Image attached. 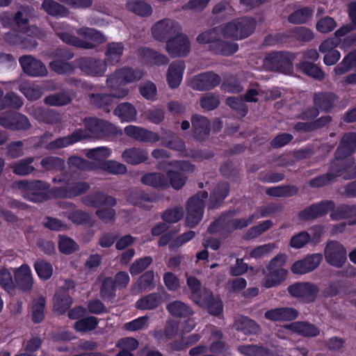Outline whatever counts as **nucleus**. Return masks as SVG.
<instances>
[{"label": "nucleus", "instance_id": "57", "mask_svg": "<svg viewBox=\"0 0 356 356\" xmlns=\"http://www.w3.org/2000/svg\"><path fill=\"white\" fill-rule=\"evenodd\" d=\"M49 67L58 74H67L72 73L76 68L74 60L72 63L68 61L54 59L49 63Z\"/></svg>", "mask_w": 356, "mask_h": 356}, {"label": "nucleus", "instance_id": "24", "mask_svg": "<svg viewBox=\"0 0 356 356\" xmlns=\"http://www.w3.org/2000/svg\"><path fill=\"white\" fill-rule=\"evenodd\" d=\"M191 124L194 138L197 140H205L211 131L209 120L203 115L194 114L191 116Z\"/></svg>", "mask_w": 356, "mask_h": 356}, {"label": "nucleus", "instance_id": "19", "mask_svg": "<svg viewBox=\"0 0 356 356\" xmlns=\"http://www.w3.org/2000/svg\"><path fill=\"white\" fill-rule=\"evenodd\" d=\"M86 128L100 136H113L118 134L117 127L111 122L97 118L85 119Z\"/></svg>", "mask_w": 356, "mask_h": 356}, {"label": "nucleus", "instance_id": "60", "mask_svg": "<svg viewBox=\"0 0 356 356\" xmlns=\"http://www.w3.org/2000/svg\"><path fill=\"white\" fill-rule=\"evenodd\" d=\"M165 175L168 179L169 187L172 186L177 191L181 189L186 184L187 177L182 172L169 170Z\"/></svg>", "mask_w": 356, "mask_h": 356}, {"label": "nucleus", "instance_id": "25", "mask_svg": "<svg viewBox=\"0 0 356 356\" xmlns=\"http://www.w3.org/2000/svg\"><path fill=\"white\" fill-rule=\"evenodd\" d=\"M355 29H356V24H346L344 26H342L335 31L334 38H328L321 42L318 47L319 51L326 53L330 51H337L335 48L340 44V38Z\"/></svg>", "mask_w": 356, "mask_h": 356}, {"label": "nucleus", "instance_id": "29", "mask_svg": "<svg viewBox=\"0 0 356 356\" xmlns=\"http://www.w3.org/2000/svg\"><path fill=\"white\" fill-rule=\"evenodd\" d=\"M339 101L338 96L332 92H318L314 95L313 102L318 110L329 113Z\"/></svg>", "mask_w": 356, "mask_h": 356}, {"label": "nucleus", "instance_id": "42", "mask_svg": "<svg viewBox=\"0 0 356 356\" xmlns=\"http://www.w3.org/2000/svg\"><path fill=\"white\" fill-rule=\"evenodd\" d=\"M232 214V212L231 211L222 213L210 224L207 232L211 234H214L219 232H232L231 220L228 219L229 216Z\"/></svg>", "mask_w": 356, "mask_h": 356}, {"label": "nucleus", "instance_id": "35", "mask_svg": "<svg viewBox=\"0 0 356 356\" xmlns=\"http://www.w3.org/2000/svg\"><path fill=\"white\" fill-rule=\"evenodd\" d=\"M124 161L131 165H138L145 163L148 155L146 150L140 147H130L125 149L122 154Z\"/></svg>", "mask_w": 356, "mask_h": 356}, {"label": "nucleus", "instance_id": "55", "mask_svg": "<svg viewBox=\"0 0 356 356\" xmlns=\"http://www.w3.org/2000/svg\"><path fill=\"white\" fill-rule=\"evenodd\" d=\"M72 99L66 92H59L47 95L44 102L47 105L52 106H62L71 103Z\"/></svg>", "mask_w": 356, "mask_h": 356}, {"label": "nucleus", "instance_id": "50", "mask_svg": "<svg viewBox=\"0 0 356 356\" xmlns=\"http://www.w3.org/2000/svg\"><path fill=\"white\" fill-rule=\"evenodd\" d=\"M288 271L286 269L267 271L264 286L266 288H273L278 286L285 280Z\"/></svg>", "mask_w": 356, "mask_h": 356}, {"label": "nucleus", "instance_id": "31", "mask_svg": "<svg viewBox=\"0 0 356 356\" xmlns=\"http://www.w3.org/2000/svg\"><path fill=\"white\" fill-rule=\"evenodd\" d=\"M140 182L145 186L158 190H164L169 187L166 175L159 172H151L144 174L140 177Z\"/></svg>", "mask_w": 356, "mask_h": 356}, {"label": "nucleus", "instance_id": "33", "mask_svg": "<svg viewBox=\"0 0 356 356\" xmlns=\"http://www.w3.org/2000/svg\"><path fill=\"white\" fill-rule=\"evenodd\" d=\"M356 151V133L348 132L343 134L335 150L339 157H349Z\"/></svg>", "mask_w": 356, "mask_h": 356}, {"label": "nucleus", "instance_id": "27", "mask_svg": "<svg viewBox=\"0 0 356 356\" xmlns=\"http://www.w3.org/2000/svg\"><path fill=\"white\" fill-rule=\"evenodd\" d=\"M157 195L152 193H147L144 191H134L130 193L128 200L134 206L150 210L152 203L157 201Z\"/></svg>", "mask_w": 356, "mask_h": 356}, {"label": "nucleus", "instance_id": "61", "mask_svg": "<svg viewBox=\"0 0 356 356\" xmlns=\"http://www.w3.org/2000/svg\"><path fill=\"white\" fill-rule=\"evenodd\" d=\"M40 165L46 170L62 171L65 168L64 160L58 156H46L41 160Z\"/></svg>", "mask_w": 356, "mask_h": 356}, {"label": "nucleus", "instance_id": "2", "mask_svg": "<svg viewBox=\"0 0 356 356\" xmlns=\"http://www.w3.org/2000/svg\"><path fill=\"white\" fill-rule=\"evenodd\" d=\"M143 75L141 70H134L129 67H123L116 70L106 79V84L112 90V93H92L90 95V102L95 107L109 112L115 98L122 99L129 94V89L124 86L127 83L141 79Z\"/></svg>", "mask_w": 356, "mask_h": 356}, {"label": "nucleus", "instance_id": "46", "mask_svg": "<svg viewBox=\"0 0 356 356\" xmlns=\"http://www.w3.org/2000/svg\"><path fill=\"white\" fill-rule=\"evenodd\" d=\"M42 8L47 14L56 17H67L70 13L67 7L54 0H44Z\"/></svg>", "mask_w": 356, "mask_h": 356}, {"label": "nucleus", "instance_id": "52", "mask_svg": "<svg viewBox=\"0 0 356 356\" xmlns=\"http://www.w3.org/2000/svg\"><path fill=\"white\" fill-rule=\"evenodd\" d=\"M234 9L227 1H220L216 4L212 9L214 19L225 21L229 19V16L234 14Z\"/></svg>", "mask_w": 356, "mask_h": 356}, {"label": "nucleus", "instance_id": "12", "mask_svg": "<svg viewBox=\"0 0 356 356\" xmlns=\"http://www.w3.org/2000/svg\"><path fill=\"white\" fill-rule=\"evenodd\" d=\"M76 68L85 75L102 76L106 71V63L104 61L92 57H80L74 60Z\"/></svg>", "mask_w": 356, "mask_h": 356}, {"label": "nucleus", "instance_id": "16", "mask_svg": "<svg viewBox=\"0 0 356 356\" xmlns=\"http://www.w3.org/2000/svg\"><path fill=\"white\" fill-rule=\"evenodd\" d=\"M322 260V254H309L302 259L295 261L291 267V270L296 275H305L316 269L321 264Z\"/></svg>", "mask_w": 356, "mask_h": 356}, {"label": "nucleus", "instance_id": "1", "mask_svg": "<svg viewBox=\"0 0 356 356\" xmlns=\"http://www.w3.org/2000/svg\"><path fill=\"white\" fill-rule=\"evenodd\" d=\"M257 24H224L201 33L197 37L200 44H207L209 50L215 55L229 56L238 50L236 42L226 41L225 38L241 40L254 33Z\"/></svg>", "mask_w": 356, "mask_h": 356}, {"label": "nucleus", "instance_id": "14", "mask_svg": "<svg viewBox=\"0 0 356 356\" xmlns=\"http://www.w3.org/2000/svg\"><path fill=\"white\" fill-rule=\"evenodd\" d=\"M166 50L172 58L186 56L191 50V42L188 36L184 33H175L168 40Z\"/></svg>", "mask_w": 356, "mask_h": 356}, {"label": "nucleus", "instance_id": "5", "mask_svg": "<svg viewBox=\"0 0 356 356\" xmlns=\"http://www.w3.org/2000/svg\"><path fill=\"white\" fill-rule=\"evenodd\" d=\"M18 186L23 197L34 203H42L54 197L50 184L42 180H22Z\"/></svg>", "mask_w": 356, "mask_h": 356}, {"label": "nucleus", "instance_id": "47", "mask_svg": "<svg viewBox=\"0 0 356 356\" xmlns=\"http://www.w3.org/2000/svg\"><path fill=\"white\" fill-rule=\"evenodd\" d=\"M297 67L302 72L317 81H323L325 79L324 71L312 62L303 60L300 62Z\"/></svg>", "mask_w": 356, "mask_h": 356}, {"label": "nucleus", "instance_id": "39", "mask_svg": "<svg viewBox=\"0 0 356 356\" xmlns=\"http://www.w3.org/2000/svg\"><path fill=\"white\" fill-rule=\"evenodd\" d=\"M230 186L228 182L218 183L210 194L209 208L214 209L222 202L229 192Z\"/></svg>", "mask_w": 356, "mask_h": 356}, {"label": "nucleus", "instance_id": "32", "mask_svg": "<svg viewBox=\"0 0 356 356\" xmlns=\"http://www.w3.org/2000/svg\"><path fill=\"white\" fill-rule=\"evenodd\" d=\"M185 67V63L182 60L174 61L170 65L166 77L170 88L175 89L179 86Z\"/></svg>", "mask_w": 356, "mask_h": 356}, {"label": "nucleus", "instance_id": "23", "mask_svg": "<svg viewBox=\"0 0 356 356\" xmlns=\"http://www.w3.org/2000/svg\"><path fill=\"white\" fill-rule=\"evenodd\" d=\"M19 63L24 72L29 76H44L47 74V70L42 62L31 55L21 56Z\"/></svg>", "mask_w": 356, "mask_h": 356}, {"label": "nucleus", "instance_id": "13", "mask_svg": "<svg viewBox=\"0 0 356 356\" xmlns=\"http://www.w3.org/2000/svg\"><path fill=\"white\" fill-rule=\"evenodd\" d=\"M324 255L326 262L336 268H341L347 260L346 248L337 241H331L327 243Z\"/></svg>", "mask_w": 356, "mask_h": 356}, {"label": "nucleus", "instance_id": "7", "mask_svg": "<svg viewBox=\"0 0 356 356\" xmlns=\"http://www.w3.org/2000/svg\"><path fill=\"white\" fill-rule=\"evenodd\" d=\"M124 133L129 136L142 143H154L161 140V144L165 146L168 141L172 140L177 135L170 130H162V135L145 128L134 125H128L124 128Z\"/></svg>", "mask_w": 356, "mask_h": 356}, {"label": "nucleus", "instance_id": "49", "mask_svg": "<svg viewBox=\"0 0 356 356\" xmlns=\"http://www.w3.org/2000/svg\"><path fill=\"white\" fill-rule=\"evenodd\" d=\"M34 161V157L29 156L20 159L10 165L14 174L19 176H26L35 171V168L31 165Z\"/></svg>", "mask_w": 356, "mask_h": 356}, {"label": "nucleus", "instance_id": "44", "mask_svg": "<svg viewBox=\"0 0 356 356\" xmlns=\"http://www.w3.org/2000/svg\"><path fill=\"white\" fill-rule=\"evenodd\" d=\"M114 114L117 115L122 122H134L136 120L137 111L131 103L124 102L118 105L114 110Z\"/></svg>", "mask_w": 356, "mask_h": 356}, {"label": "nucleus", "instance_id": "40", "mask_svg": "<svg viewBox=\"0 0 356 356\" xmlns=\"http://www.w3.org/2000/svg\"><path fill=\"white\" fill-rule=\"evenodd\" d=\"M330 218L334 220L355 218L356 223V204H341L331 209Z\"/></svg>", "mask_w": 356, "mask_h": 356}, {"label": "nucleus", "instance_id": "54", "mask_svg": "<svg viewBox=\"0 0 356 356\" xmlns=\"http://www.w3.org/2000/svg\"><path fill=\"white\" fill-rule=\"evenodd\" d=\"M116 286L113 278L106 277L102 282L100 287V296L104 300L111 301L116 296Z\"/></svg>", "mask_w": 356, "mask_h": 356}, {"label": "nucleus", "instance_id": "26", "mask_svg": "<svg viewBox=\"0 0 356 356\" xmlns=\"http://www.w3.org/2000/svg\"><path fill=\"white\" fill-rule=\"evenodd\" d=\"M298 311L293 307H282L266 311L264 317L271 321H291L298 317Z\"/></svg>", "mask_w": 356, "mask_h": 356}, {"label": "nucleus", "instance_id": "6", "mask_svg": "<svg viewBox=\"0 0 356 356\" xmlns=\"http://www.w3.org/2000/svg\"><path fill=\"white\" fill-rule=\"evenodd\" d=\"M52 181L63 183L62 186L53 187L51 192L54 198H69L72 199L86 193L90 189V184L86 181H74L72 178L63 176L54 177Z\"/></svg>", "mask_w": 356, "mask_h": 356}, {"label": "nucleus", "instance_id": "15", "mask_svg": "<svg viewBox=\"0 0 356 356\" xmlns=\"http://www.w3.org/2000/svg\"><path fill=\"white\" fill-rule=\"evenodd\" d=\"M334 207L333 200H322L313 203L300 211L298 217L300 220L307 221L323 217L327 214Z\"/></svg>", "mask_w": 356, "mask_h": 356}, {"label": "nucleus", "instance_id": "56", "mask_svg": "<svg viewBox=\"0 0 356 356\" xmlns=\"http://www.w3.org/2000/svg\"><path fill=\"white\" fill-rule=\"evenodd\" d=\"M98 323V318L95 316L83 317L74 323L73 328L79 332H87L94 330Z\"/></svg>", "mask_w": 356, "mask_h": 356}, {"label": "nucleus", "instance_id": "63", "mask_svg": "<svg viewBox=\"0 0 356 356\" xmlns=\"http://www.w3.org/2000/svg\"><path fill=\"white\" fill-rule=\"evenodd\" d=\"M45 305L46 300L43 297H40L33 301L32 307V321L33 323H40L43 321Z\"/></svg>", "mask_w": 356, "mask_h": 356}, {"label": "nucleus", "instance_id": "20", "mask_svg": "<svg viewBox=\"0 0 356 356\" xmlns=\"http://www.w3.org/2000/svg\"><path fill=\"white\" fill-rule=\"evenodd\" d=\"M195 304L207 309L208 312L214 316H220L223 312L222 300L219 297H215L213 292L208 289H204L202 298Z\"/></svg>", "mask_w": 356, "mask_h": 356}, {"label": "nucleus", "instance_id": "8", "mask_svg": "<svg viewBox=\"0 0 356 356\" xmlns=\"http://www.w3.org/2000/svg\"><path fill=\"white\" fill-rule=\"evenodd\" d=\"M294 59L295 55L289 51H271L266 55L264 65L271 72L286 74L292 72Z\"/></svg>", "mask_w": 356, "mask_h": 356}, {"label": "nucleus", "instance_id": "22", "mask_svg": "<svg viewBox=\"0 0 356 356\" xmlns=\"http://www.w3.org/2000/svg\"><path fill=\"white\" fill-rule=\"evenodd\" d=\"M87 137L88 134L86 131L82 129H76L71 134L59 137L51 141L45 146V149L49 151L56 150L72 145Z\"/></svg>", "mask_w": 356, "mask_h": 356}, {"label": "nucleus", "instance_id": "30", "mask_svg": "<svg viewBox=\"0 0 356 356\" xmlns=\"http://www.w3.org/2000/svg\"><path fill=\"white\" fill-rule=\"evenodd\" d=\"M179 24H154L152 33L154 38L159 42H168L179 31Z\"/></svg>", "mask_w": 356, "mask_h": 356}, {"label": "nucleus", "instance_id": "51", "mask_svg": "<svg viewBox=\"0 0 356 356\" xmlns=\"http://www.w3.org/2000/svg\"><path fill=\"white\" fill-rule=\"evenodd\" d=\"M33 268L38 277L43 281L49 280L54 273L52 264L42 259H38L33 264Z\"/></svg>", "mask_w": 356, "mask_h": 356}, {"label": "nucleus", "instance_id": "64", "mask_svg": "<svg viewBox=\"0 0 356 356\" xmlns=\"http://www.w3.org/2000/svg\"><path fill=\"white\" fill-rule=\"evenodd\" d=\"M152 261L153 259L150 256L136 259L129 267L131 275L134 277L142 273L152 264Z\"/></svg>", "mask_w": 356, "mask_h": 356}, {"label": "nucleus", "instance_id": "9", "mask_svg": "<svg viewBox=\"0 0 356 356\" xmlns=\"http://www.w3.org/2000/svg\"><path fill=\"white\" fill-rule=\"evenodd\" d=\"M207 197L208 193L206 191H201L188 200L186 222L189 227H195L202 220Z\"/></svg>", "mask_w": 356, "mask_h": 356}, {"label": "nucleus", "instance_id": "48", "mask_svg": "<svg viewBox=\"0 0 356 356\" xmlns=\"http://www.w3.org/2000/svg\"><path fill=\"white\" fill-rule=\"evenodd\" d=\"M127 9L141 17H149L152 13V6L143 0H130L126 3Z\"/></svg>", "mask_w": 356, "mask_h": 356}, {"label": "nucleus", "instance_id": "3", "mask_svg": "<svg viewBox=\"0 0 356 356\" xmlns=\"http://www.w3.org/2000/svg\"><path fill=\"white\" fill-rule=\"evenodd\" d=\"M56 35L65 43L83 49H95L97 44L105 41L104 35L93 29L81 28L77 33L92 42L81 40L74 35L68 24H50Z\"/></svg>", "mask_w": 356, "mask_h": 356}, {"label": "nucleus", "instance_id": "17", "mask_svg": "<svg viewBox=\"0 0 356 356\" xmlns=\"http://www.w3.org/2000/svg\"><path fill=\"white\" fill-rule=\"evenodd\" d=\"M220 76L213 72H206L195 76L191 81L192 88L199 91L210 90L220 83Z\"/></svg>", "mask_w": 356, "mask_h": 356}, {"label": "nucleus", "instance_id": "37", "mask_svg": "<svg viewBox=\"0 0 356 356\" xmlns=\"http://www.w3.org/2000/svg\"><path fill=\"white\" fill-rule=\"evenodd\" d=\"M163 302V298L159 293H152L143 296L136 302V307L139 310H153Z\"/></svg>", "mask_w": 356, "mask_h": 356}, {"label": "nucleus", "instance_id": "21", "mask_svg": "<svg viewBox=\"0 0 356 356\" xmlns=\"http://www.w3.org/2000/svg\"><path fill=\"white\" fill-rule=\"evenodd\" d=\"M15 289H18L22 292H29L33 286V277L30 266L22 264L14 273Z\"/></svg>", "mask_w": 356, "mask_h": 356}, {"label": "nucleus", "instance_id": "59", "mask_svg": "<svg viewBox=\"0 0 356 356\" xmlns=\"http://www.w3.org/2000/svg\"><path fill=\"white\" fill-rule=\"evenodd\" d=\"M66 216L72 223L77 225H90L92 223L91 216L88 212L81 209L67 211Z\"/></svg>", "mask_w": 356, "mask_h": 356}, {"label": "nucleus", "instance_id": "36", "mask_svg": "<svg viewBox=\"0 0 356 356\" xmlns=\"http://www.w3.org/2000/svg\"><path fill=\"white\" fill-rule=\"evenodd\" d=\"M289 327L293 332L305 337H314L319 334L318 328L307 321L293 322L289 325Z\"/></svg>", "mask_w": 356, "mask_h": 356}, {"label": "nucleus", "instance_id": "11", "mask_svg": "<svg viewBox=\"0 0 356 356\" xmlns=\"http://www.w3.org/2000/svg\"><path fill=\"white\" fill-rule=\"evenodd\" d=\"M0 125L13 131H26L31 127L29 118L25 115L14 111L0 113Z\"/></svg>", "mask_w": 356, "mask_h": 356}, {"label": "nucleus", "instance_id": "34", "mask_svg": "<svg viewBox=\"0 0 356 356\" xmlns=\"http://www.w3.org/2000/svg\"><path fill=\"white\" fill-rule=\"evenodd\" d=\"M73 303V299L67 290L63 289L57 291L54 297V309L59 315L67 312Z\"/></svg>", "mask_w": 356, "mask_h": 356}, {"label": "nucleus", "instance_id": "41", "mask_svg": "<svg viewBox=\"0 0 356 356\" xmlns=\"http://www.w3.org/2000/svg\"><path fill=\"white\" fill-rule=\"evenodd\" d=\"M141 56L146 65L150 66L165 65L169 62V59L166 56L148 47L141 49Z\"/></svg>", "mask_w": 356, "mask_h": 356}, {"label": "nucleus", "instance_id": "28", "mask_svg": "<svg viewBox=\"0 0 356 356\" xmlns=\"http://www.w3.org/2000/svg\"><path fill=\"white\" fill-rule=\"evenodd\" d=\"M82 202L86 206L95 208H100L102 206L113 207L117 204V200L114 197L102 192H96L84 197Z\"/></svg>", "mask_w": 356, "mask_h": 356}, {"label": "nucleus", "instance_id": "18", "mask_svg": "<svg viewBox=\"0 0 356 356\" xmlns=\"http://www.w3.org/2000/svg\"><path fill=\"white\" fill-rule=\"evenodd\" d=\"M353 158L339 157L337 152H334V159L330 163L328 172L332 175L333 179L343 176V179L348 173H350L355 166Z\"/></svg>", "mask_w": 356, "mask_h": 356}, {"label": "nucleus", "instance_id": "58", "mask_svg": "<svg viewBox=\"0 0 356 356\" xmlns=\"http://www.w3.org/2000/svg\"><path fill=\"white\" fill-rule=\"evenodd\" d=\"M99 168L113 175H124L127 171V166L113 160L102 161L99 163Z\"/></svg>", "mask_w": 356, "mask_h": 356}, {"label": "nucleus", "instance_id": "10", "mask_svg": "<svg viewBox=\"0 0 356 356\" xmlns=\"http://www.w3.org/2000/svg\"><path fill=\"white\" fill-rule=\"evenodd\" d=\"M287 291L291 297L300 302L311 304L317 299L320 289L312 282H296L287 287Z\"/></svg>", "mask_w": 356, "mask_h": 356}, {"label": "nucleus", "instance_id": "38", "mask_svg": "<svg viewBox=\"0 0 356 356\" xmlns=\"http://www.w3.org/2000/svg\"><path fill=\"white\" fill-rule=\"evenodd\" d=\"M124 46L122 42H110L106 45V59L107 65H114L119 63L123 54Z\"/></svg>", "mask_w": 356, "mask_h": 356}, {"label": "nucleus", "instance_id": "43", "mask_svg": "<svg viewBox=\"0 0 356 356\" xmlns=\"http://www.w3.org/2000/svg\"><path fill=\"white\" fill-rule=\"evenodd\" d=\"M234 326L237 330L243 332L245 334H257L261 330L256 321L244 316L235 320Z\"/></svg>", "mask_w": 356, "mask_h": 356}, {"label": "nucleus", "instance_id": "4", "mask_svg": "<svg viewBox=\"0 0 356 356\" xmlns=\"http://www.w3.org/2000/svg\"><path fill=\"white\" fill-rule=\"evenodd\" d=\"M4 28L10 30L4 34V40L10 44L22 48L35 47V38L43 35V31L35 24H2Z\"/></svg>", "mask_w": 356, "mask_h": 356}, {"label": "nucleus", "instance_id": "62", "mask_svg": "<svg viewBox=\"0 0 356 356\" xmlns=\"http://www.w3.org/2000/svg\"><path fill=\"white\" fill-rule=\"evenodd\" d=\"M238 350L245 356H268L270 353L268 348L257 345H241Z\"/></svg>", "mask_w": 356, "mask_h": 356}, {"label": "nucleus", "instance_id": "45", "mask_svg": "<svg viewBox=\"0 0 356 356\" xmlns=\"http://www.w3.org/2000/svg\"><path fill=\"white\" fill-rule=\"evenodd\" d=\"M167 311L172 316L177 318H187L193 314L192 309L180 300H175L166 306Z\"/></svg>", "mask_w": 356, "mask_h": 356}, {"label": "nucleus", "instance_id": "53", "mask_svg": "<svg viewBox=\"0 0 356 356\" xmlns=\"http://www.w3.org/2000/svg\"><path fill=\"white\" fill-rule=\"evenodd\" d=\"M291 33L282 32L267 35L264 40V46H275L289 44L291 42Z\"/></svg>", "mask_w": 356, "mask_h": 356}]
</instances>
